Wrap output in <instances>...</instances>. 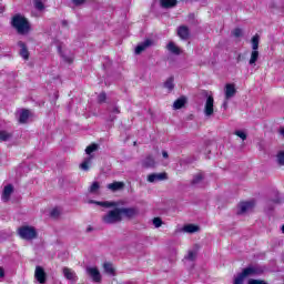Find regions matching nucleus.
<instances>
[{"label": "nucleus", "mask_w": 284, "mask_h": 284, "mask_svg": "<svg viewBox=\"0 0 284 284\" xmlns=\"http://www.w3.org/2000/svg\"><path fill=\"white\" fill-rule=\"evenodd\" d=\"M72 3H74V6H83V3H85V0H72Z\"/></svg>", "instance_id": "obj_43"}, {"label": "nucleus", "mask_w": 284, "mask_h": 284, "mask_svg": "<svg viewBox=\"0 0 284 284\" xmlns=\"http://www.w3.org/2000/svg\"><path fill=\"white\" fill-rule=\"evenodd\" d=\"M263 272V267L250 264L247 267L243 268L240 274H237V276L234 278L233 284H243L245 278L250 276H261Z\"/></svg>", "instance_id": "obj_1"}, {"label": "nucleus", "mask_w": 284, "mask_h": 284, "mask_svg": "<svg viewBox=\"0 0 284 284\" xmlns=\"http://www.w3.org/2000/svg\"><path fill=\"white\" fill-rule=\"evenodd\" d=\"M185 103H187V99H185V97H181L180 99L174 101L173 109L181 110V108H183V105H185Z\"/></svg>", "instance_id": "obj_21"}, {"label": "nucleus", "mask_w": 284, "mask_h": 284, "mask_svg": "<svg viewBox=\"0 0 284 284\" xmlns=\"http://www.w3.org/2000/svg\"><path fill=\"white\" fill-rule=\"evenodd\" d=\"M103 267L106 274H109L110 276H115L116 273L114 271V266L112 265V263L106 262L103 264Z\"/></svg>", "instance_id": "obj_23"}, {"label": "nucleus", "mask_w": 284, "mask_h": 284, "mask_svg": "<svg viewBox=\"0 0 284 284\" xmlns=\"http://www.w3.org/2000/svg\"><path fill=\"white\" fill-rule=\"evenodd\" d=\"M62 26L65 28L68 27V22L65 20L62 21Z\"/></svg>", "instance_id": "obj_52"}, {"label": "nucleus", "mask_w": 284, "mask_h": 284, "mask_svg": "<svg viewBox=\"0 0 284 284\" xmlns=\"http://www.w3.org/2000/svg\"><path fill=\"white\" fill-rule=\"evenodd\" d=\"M98 150H99V144H97V143L90 144L85 149V154L90 155L92 152H97Z\"/></svg>", "instance_id": "obj_30"}, {"label": "nucleus", "mask_w": 284, "mask_h": 284, "mask_svg": "<svg viewBox=\"0 0 284 284\" xmlns=\"http://www.w3.org/2000/svg\"><path fill=\"white\" fill-rule=\"evenodd\" d=\"M154 164H155V161H154V158L152 155H148L143 162H142V165L144 168H154Z\"/></svg>", "instance_id": "obj_24"}, {"label": "nucleus", "mask_w": 284, "mask_h": 284, "mask_svg": "<svg viewBox=\"0 0 284 284\" xmlns=\"http://www.w3.org/2000/svg\"><path fill=\"white\" fill-rule=\"evenodd\" d=\"M162 156H163V159H169V154H168V151H162Z\"/></svg>", "instance_id": "obj_48"}, {"label": "nucleus", "mask_w": 284, "mask_h": 284, "mask_svg": "<svg viewBox=\"0 0 284 284\" xmlns=\"http://www.w3.org/2000/svg\"><path fill=\"white\" fill-rule=\"evenodd\" d=\"M185 258L186 261H196V251H189Z\"/></svg>", "instance_id": "obj_35"}, {"label": "nucleus", "mask_w": 284, "mask_h": 284, "mask_svg": "<svg viewBox=\"0 0 284 284\" xmlns=\"http://www.w3.org/2000/svg\"><path fill=\"white\" fill-rule=\"evenodd\" d=\"M58 50H59V52H60V54H61V47H59Z\"/></svg>", "instance_id": "obj_55"}, {"label": "nucleus", "mask_w": 284, "mask_h": 284, "mask_svg": "<svg viewBox=\"0 0 284 284\" xmlns=\"http://www.w3.org/2000/svg\"><path fill=\"white\" fill-rule=\"evenodd\" d=\"M36 278L38 283H45V271H43V267L37 266L36 267Z\"/></svg>", "instance_id": "obj_15"}, {"label": "nucleus", "mask_w": 284, "mask_h": 284, "mask_svg": "<svg viewBox=\"0 0 284 284\" xmlns=\"http://www.w3.org/2000/svg\"><path fill=\"white\" fill-rule=\"evenodd\" d=\"M178 37H180L182 41H187V39H190V28H187V26H180L178 28Z\"/></svg>", "instance_id": "obj_10"}, {"label": "nucleus", "mask_w": 284, "mask_h": 284, "mask_svg": "<svg viewBox=\"0 0 284 284\" xmlns=\"http://www.w3.org/2000/svg\"><path fill=\"white\" fill-rule=\"evenodd\" d=\"M164 88H166V90H169V92H172V90H174V77H170L164 82Z\"/></svg>", "instance_id": "obj_27"}, {"label": "nucleus", "mask_w": 284, "mask_h": 284, "mask_svg": "<svg viewBox=\"0 0 284 284\" xmlns=\"http://www.w3.org/2000/svg\"><path fill=\"white\" fill-rule=\"evenodd\" d=\"M261 41V36H258V33H256L252 40H251V43H252V50H258V43Z\"/></svg>", "instance_id": "obj_26"}, {"label": "nucleus", "mask_w": 284, "mask_h": 284, "mask_svg": "<svg viewBox=\"0 0 284 284\" xmlns=\"http://www.w3.org/2000/svg\"><path fill=\"white\" fill-rule=\"evenodd\" d=\"M61 57L64 59V61L67 63H72V58H68V57L63 55V53H61Z\"/></svg>", "instance_id": "obj_44"}, {"label": "nucleus", "mask_w": 284, "mask_h": 284, "mask_svg": "<svg viewBox=\"0 0 284 284\" xmlns=\"http://www.w3.org/2000/svg\"><path fill=\"white\" fill-rule=\"evenodd\" d=\"M12 192H14V186H12V184H8L4 186L2 192V201H4V203H8V201H10V196H12Z\"/></svg>", "instance_id": "obj_13"}, {"label": "nucleus", "mask_w": 284, "mask_h": 284, "mask_svg": "<svg viewBox=\"0 0 284 284\" xmlns=\"http://www.w3.org/2000/svg\"><path fill=\"white\" fill-rule=\"evenodd\" d=\"M232 34H233V37H235L236 39H239V38L243 37V29L236 28V29H234V30L232 31Z\"/></svg>", "instance_id": "obj_36"}, {"label": "nucleus", "mask_w": 284, "mask_h": 284, "mask_svg": "<svg viewBox=\"0 0 284 284\" xmlns=\"http://www.w3.org/2000/svg\"><path fill=\"white\" fill-rule=\"evenodd\" d=\"M152 45H154L153 40L151 39L144 40L143 42L136 45L135 54H141V52H145V50H148V48H152Z\"/></svg>", "instance_id": "obj_7"}, {"label": "nucleus", "mask_w": 284, "mask_h": 284, "mask_svg": "<svg viewBox=\"0 0 284 284\" xmlns=\"http://www.w3.org/2000/svg\"><path fill=\"white\" fill-rule=\"evenodd\" d=\"M256 61H258V50H253L251 52V59L248 61L250 65H254V63H256Z\"/></svg>", "instance_id": "obj_28"}, {"label": "nucleus", "mask_w": 284, "mask_h": 284, "mask_svg": "<svg viewBox=\"0 0 284 284\" xmlns=\"http://www.w3.org/2000/svg\"><path fill=\"white\" fill-rule=\"evenodd\" d=\"M87 273L94 283H101V272L97 267H87Z\"/></svg>", "instance_id": "obj_8"}, {"label": "nucleus", "mask_w": 284, "mask_h": 284, "mask_svg": "<svg viewBox=\"0 0 284 284\" xmlns=\"http://www.w3.org/2000/svg\"><path fill=\"white\" fill-rule=\"evenodd\" d=\"M9 139H12V134L0 130V141H9Z\"/></svg>", "instance_id": "obj_31"}, {"label": "nucleus", "mask_w": 284, "mask_h": 284, "mask_svg": "<svg viewBox=\"0 0 284 284\" xmlns=\"http://www.w3.org/2000/svg\"><path fill=\"white\" fill-rule=\"evenodd\" d=\"M51 216H59V210L53 209V210L51 211Z\"/></svg>", "instance_id": "obj_45"}, {"label": "nucleus", "mask_w": 284, "mask_h": 284, "mask_svg": "<svg viewBox=\"0 0 284 284\" xmlns=\"http://www.w3.org/2000/svg\"><path fill=\"white\" fill-rule=\"evenodd\" d=\"M18 48H20V57H22L24 61H28V59H30V52L28 51V45H26V42L19 41Z\"/></svg>", "instance_id": "obj_12"}, {"label": "nucleus", "mask_w": 284, "mask_h": 284, "mask_svg": "<svg viewBox=\"0 0 284 284\" xmlns=\"http://www.w3.org/2000/svg\"><path fill=\"white\" fill-rule=\"evenodd\" d=\"M240 212L237 214H245L246 212H252L254 210V202H242L239 205Z\"/></svg>", "instance_id": "obj_11"}, {"label": "nucleus", "mask_w": 284, "mask_h": 284, "mask_svg": "<svg viewBox=\"0 0 284 284\" xmlns=\"http://www.w3.org/2000/svg\"><path fill=\"white\" fill-rule=\"evenodd\" d=\"M166 50L169 52H171V54H175V55H179L181 54V49L172 41H170L168 44H166Z\"/></svg>", "instance_id": "obj_18"}, {"label": "nucleus", "mask_w": 284, "mask_h": 284, "mask_svg": "<svg viewBox=\"0 0 284 284\" xmlns=\"http://www.w3.org/2000/svg\"><path fill=\"white\" fill-rule=\"evenodd\" d=\"M18 235L20 239H23V241H34L39 234L37 233V229L34 226H21L18 229Z\"/></svg>", "instance_id": "obj_3"}, {"label": "nucleus", "mask_w": 284, "mask_h": 284, "mask_svg": "<svg viewBox=\"0 0 284 284\" xmlns=\"http://www.w3.org/2000/svg\"><path fill=\"white\" fill-rule=\"evenodd\" d=\"M105 99H108L105 92L100 93L98 97V103H105Z\"/></svg>", "instance_id": "obj_40"}, {"label": "nucleus", "mask_w": 284, "mask_h": 284, "mask_svg": "<svg viewBox=\"0 0 284 284\" xmlns=\"http://www.w3.org/2000/svg\"><path fill=\"white\" fill-rule=\"evenodd\" d=\"M108 112L110 121H114V119H116V116H113V114H121V110H119V106L109 108Z\"/></svg>", "instance_id": "obj_25"}, {"label": "nucleus", "mask_w": 284, "mask_h": 284, "mask_svg": "<svg viewBox=\"0 0 284 284\" xmlns=\"http://www.w3.org/2000/svg\"><path fill=\"white\" fill-rule=\"evenodd\" d=\"M206 102L204 106V114L206 116H212L214 114V97L209 95L207 92H205Z\"/></svg>", "instance_id": "obj_5"}, {"label": "nucleus", "mask_w": 284, "mask_h": 284, "mask_svg": "<svg viewBox=\"0 0 284 284\" xmlns=\"http://www.w3.org/2000/svg\"><path fill=\"white\" fill-rule=\"evenodd\" d=\"M171 252H172V255H173V256H175V255H176V251H175V248H173Z\"/></svg>", "instance_id": "obj_53"}, {"label": "nucleus", "mask_w": 284, "mask_h": 284, "mask_svg": "<svg viewBox=\"0 0 284 284\" xmlns=\"http://www.w3.org/2000/svg\"><path fill=\"white\" fill-rule=\"evenodd\" d=\"M102 221L106 225H114V223H121L123 217L121 216L119 209H114L109 211L108 214L103 215Z\"/></svg>", "instance_id": "obj_4"}, {"label": "nucleus", "mask_w": 284, "mask_h": 284, "mask_svg": "<svg viewBox=\"0 0 284 284\" xmlns=\"http://www.w3.org/2000/svg\"><path fill=\"white\" fill-rule=\"evenodd\" d=\"M153 225L154 227H161V225H163V220H161V217H154Z\"/></svg>", "instance_id": "obj_39"}, {"label": "nucleus", "mask_w": 284, "mask_h": 284, "mask_svg": "<svg viewBox=\"0 0 284 284\" xmlns=\"http://www.w3.org/2000/svg\"><path fill=\"white\" fill-rule=\"evenodd\" d=\"M120 216H125L126 219H134L139 214V209L136 207H121L119 209Z\"/></svg>", "instance_id": "obj_6"}, {"label": "nucleus", "mask_w": 284, "mask_h": 284, "mask_svg": "<svg viewBox=\"0 0 284 284\" xmlns=\"http://www.w3.org/2000/svg\"><path fill=\"white\" fill-rule=\"evenodd\" d=\"M11 27L18 34H28V32H30V21L19 13L11 18Z\"/></svg>", "instance_id": "obj_2"}, {"label": "nucleus", "mask_w": 284, "mask_h": 284, "mask_svg": "<svg viewBox=\"0 0 284 284\" xmlns=\"http://www.w3.org/2000/svg\"><path fill=\"white\" fill-rule=\"evenodd\" d=\"M194 19H196V17L194 16V13H190V14H189V21H194Z\"/></svg>", "instance_id": "obj_47"}, {"label": "nucleus", "mask_w": 284, "mask_h": 284, "mask_svg": "<svg viewBox=\"0 0 284 284\" xmlns=\"http://www.w3.org/2000/svg\"><path fill=\"white\" fill-rule=\"evenodd\" d=\"M87 232H92V226H89V227L87 229Z\"/></svg>", "instance_id": "obj_54"}, {"label": "nucleus", "mask_w": 284, "mask_h": 284, "mask_svg": "<svg viewBox=\"0 0 284 284\" xmlns=\"http://www.w3.org/2000/svg\"><path fill=\"white\" fill-rule=\"evenodd\" d=\"M235 135L242 139V141H245V139H247V134H245V132L243 131H235Z\"/></svg>", "instance_id": "obj_41"}, {"label": "nucleus", "mask_w": 284, "mask_h": 284, "mask_svg": "<svg viewBox=\"0 0 284 284\" xmlns=\"http://www.w3.org/2000/svg\"><path fill=\"white\" fill-rule=\"evenodd\" d=\"M277 163L278 165H284V151L277 153Z\"/></svg>", "instance_id": "obj_38"}, {"label": "nucleus", "mask_w": 284, "mask_h": 284, "mask_svg": "<svg viewBox=\"0 0 284 284\" xmlns=\"http://www.w3.org/2000/svg\"><path fill=\"white\" fill-rule=\"evenodd\" d=\"M108 190H111V192H119L125 187V183L123 182H113L106 185Z\"/></svg>", "instance_id": "obj_17"}, {"label": "nucleus", "mask_w": 284, "mask_h": 284, "mask_svg": "<svg viewBox=\"0 0 284 284\" xmlns=\"http://www.w3.org/2000/svg\"><path fill=\"white\" fill-rule=\"evenodd\" d=\"M99 187H100L99 182H93L89 189V192H91V194H94L95 192L99 191Z\"/></svg>", "instance_id": "obj_37"}, {"label": "nucleus", "mask_w": 284, "mask_h": 284, "mask_svg": "<svg viewBox=\"0 0 284 284\" xmlns=\"http://www.w3.org/2000/svg\"><path fill=\"white\" fill-rule=\"evenodd\" d=\"M236 95V87L232 83L225 85V99L226 101Z\"/></svg>", "instance_id": "obj_14"}, {"label": "nucleus", "mask_w": 284, "mask_h": 284, "mask_svg": "<svg viewBox=\"0 0 284 284\" xmlns=\"http://www.w3.org/2000/svg\"><path fill=\"white\" fill-rule=\"evenodd\" d=\"M223 108H224V110H227V101H224Z\"/></svg>", "instance_id": "obj_51"}, {"label": "nucleus", "mask_w": 284, "mask_h": 284, "mask_svg": "<svg viewBox=\"0 0 284 284\" xmlns=\"http://www.w3.org/2000/svg\"><path fill=\"white\" fill-rule=\"evenodd\" d=\"M98 205L102 207H116V202H95Z\"/></svg>", "instance_id": "obj_34"}, {"label": "nucleus", "mask_w": 284, "mask_h": 284, "mask_svg": "<svg viewBox=\"0 0 284 284\" xmlns=\"http://www.w3.org/2000/svg\"><path fill=\"white\" fill-rule=\"evenodd\" d=\"M272 203H281L280 197H276L275 200H272Z\"/></svg>", "instance_id": "obj_50"}, {"label": "nucleus", "mask_w": 284, "mask_h": 284, "mask_svg": "<svg viewBox=\"0 0 284 284\" xmlns=\"http://www.w3.org/2000/svg\"><path fill=\"white\" fill-rule=\"evenodd\" d=\"M28 119H30V110L23 109L19 115V123H28Z\"/></svg>", "instance_id": "obj_19"}, {"label": "nucleus", "mask_w": 284, "mask_h": 284, "mask_svg": "<svg viewBox=\"0 0 284 284\" xmlns=\"http://www.w3.org/2000/svg\"><path fill=\"white\" fill-rule=\"evenodd\" d=\"M3 12H6V8L0 4V14H3Z\"/></svg>", "instance_id": "obj_49"}, {"label": "nucleus", "mask_w": 284, "mask_h": 284, "mask_svg": "<svg viewBox=\"0 0 284 284\" xmlns=\"http://www.w3.org/2000/svg\"><path fill=\"white\" fill-rule=\"evenodd\" d=\"M180 232H186V234H194V232H199V226L194 224H187L184 225V227L181 229Z\"/></svg>", "instance_id": "obj_20"}, {"label": "nucleus", "mask_w": 284, "mask_h": 284, "mask_svg": "<svg viewBox=\"0 0 284 284\" xmlns=\"http://www.w3.org/2000/svg\"><path fill=\"white\" fill-rule=\"evenodd\" d=\"M248 284H267V282H265L263 280L251 278V280H248Z\"/></svg>", "instance_id": "obj_42"}, {"label": "nucleus", "mask_w": 284, "mask_h": 284, "mask_svg": "<svg viewBox=\"0 0 284 284\" xmlns=\"http://www.w3.org/2000/svg\"><path fill=\"white\" fill-rule=\"evenodd\" d=\"M168 179V173H152L148 175L149 183H156L159 181H165Z\"/></svg>", "instance_id": "obj_9"}, {"label": "nucleus", "mask_w": 284, "mask_h": 284, "mask_svg": "<svg viewBox=\"0 0 284 284\" xmlns=\"http://www.w3.org/2000/svg\"><path fill=\"white\" fill-rule=\"evenodd\" d=\"M176 0H160L161 8H174L176 6Z\"/></svg>", "instance_id": "obj_22"}, {"label": "nucleus", "mask_w": 284, "mask_h": 284, "mask_svg": "<svg viewBox=\"0 0 284 284\" xmlns=\"http://www.w3.org/2000/svg\"><path fill=\"white\" fill-rule=\"evenodd\" d=\"M6 276V271L3 267H0V278H3Z\"/></svg>", "instance_id": "obj_46"}, {"label": "nucleus", "mask_w": 284, "mask_h": 284, "mask_svg": "<svg viewBox=\"0 0 284 284\" xmlns=\"http://www.w3.org/2000/svg\"><path fill=\"white\" fill-rule=\"evenodd\" d=\"M33 6H34L36 10H39L40 12L42 10H45V6L43 4V1H41V0H34Z\"/></svg>", "instance_id": "obj_32"}, {"label": "nucleus", "mask_w": 284, "mask_h": 284, "mask_svg": "<svg viewBox=\"0 0 284 284\" xmlns=\"http://www.w3.org/2000/svg\"><path fill=\"white\" fill-rule=\"evenodd\" d=\"M203 173H197V174H195L194 176H193V180L191 181V183L193 184V185H199L200 183H202L203 182Z\"/></svg>", "instance_id": "obj_29"}, {"label": "nucleus", "mask_w": 284, "mask_h": 284, "mask_svg": "<svg viewBox=\"0 0 284 284\" xmlns=\"http://www.w3.org/2000/svg\"><path fill=\"white\" fill-rule=\"evenodd\" d=\"M90 161H92V158H87L85 161L80 164L81 170L88 172V170H90V166H88Z\"/></svg>", "instance_id": "obj_33"}, {"label": "nucleus", "mask_w": 284, "mask_h": 284, "mask_svg": "<svg viewBox=\"0 0 284 284\" xmlns=\"http://www.w3.org/2000/svg\"><path fill=\"white\" fill-rule=\"evenodd\" d=\"M63 274H64V277L67 278V281H71V283H77V273H74V271H72L68 267H64Z\"/></svg>", "instance_id": "obj_16"}]
</instances>
